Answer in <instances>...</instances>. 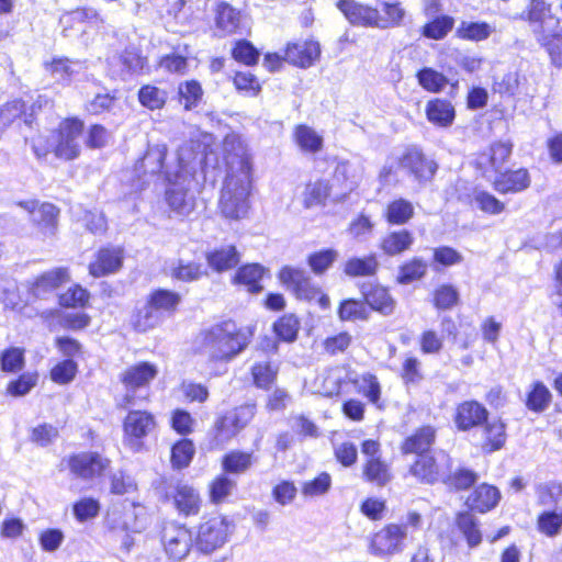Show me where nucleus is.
<instances>
[{
    "label": "nucleus",
    "instance_id": "obj_3",
    "mask_svg": "<svg viewBox=\"0 0 562 562\" xmlns=\"http://www.w3.org/2000/svg\"><path fill=\"white\" fill-rule=\"evenodd\" d=\"M83 123L77 119H67L59 124L49 138L38 136L33 139L32 148L37 158H44L48 153L64 160H74L81 153V136Z\"/></svg>",
    "mask_w": 562,
    "mask_h": 562
},
{
    "label": "nucleus",
    "instance_id": "obj_20",
    "mask_svg": "<svg viewBox=\"0 0 562 562\" xmlns=\"http://www.w3.org/2000/svg\"><path fill=\"white\" fill-rule=\"evenodd\" d=\"M487 409L476 401H465L456 409L454 423L460 430H469L487 420Z\"/></svg>",
    "mask_w": 562,
    "mask_h": 562
},
{
    "label": "nucleus",
    "instance_id": "obj_45",
    "mask_svg": "<svg viewBox=\"0 0 562 562\" xmlns=\"http://www.w3.org/2000/svg\"><path fill=\"white\" fill-rule=\"evenodd\" d=\"M254 463V456L249 452L233 450L225 454L222 461L224 471L228 473H244Z\"/></svg>",
    "mask_w": 562,
    "mask_h": 562
},
{
    "label": "nucleus",
    "instance_id": "obj_47",
    "mask_svg": "<svg viewBox=\"0 0 562 562\" xmlns=\"http://www.w3.org/2000/svg\"><path fill=\"white\" fill-rule=\"evenodd\" d=\"M349 381L356 386L357 391L363 394L371 403H379L381 387L374 375L366 373L359 378L349 376Z\"/></svg>",
    "mask_w": 562,
    "mask_h": 562
},
{
    "label": "nucleus",
    "instance_id": "obj_19",
    "mask_svg": "<svg viewBox=\"0 0 562 562\" xmlns=\"http://www.w3.org/2000/svg\"><path fill=\"white\" fill-rule=\"evenodd\" d=\"M123 249L121 247H105L98 251L94 261L89 265V272L100 278L119 271L123 265Z\"/></svg>",
    "mask_w": 562,
    "mask_h": 562
},
{
    "label": "nucleus",
    "instance_id": "obj_43",
    "mask_svg": "<svg viewBox=\"0 0 562 562\" xmlns=\"http://www.w3.org/2000/svg\"><path fill=\"white\" fill-rule=\"evenodd\" d=\"M427 269L428 265L425 260L414 257L398 268L396 280L400 284H409L422 279L426 274Z\"/></svg>",
    "mask_w": 562,
    "mask_h": 562
},
{
    "label": "nucleus",
    "instance_id": "obj_33",
    "mask_svg": "<svg viewBox=\"0 0 562 562\" xmlns=\"http://www.w3.org/2000/svg\"><path fill=\"white\" fill-rule=\"evenodd\" d=\"M362 473L366 481L376 486H385L392 480L390 465L381 458L366 460Z\"/></svg>",
    "mask_w": 562,
    "mask_h": 562
},
{
    "label": "nucleus",
    "instance_id": "obj_11",
    "mask_svg": "<svg viewBox=\"0 0 562 562\" xmlns=\"http://www.w3.org/2000/svg\"><path fill=\"white\" fill-rule=\"evenodd\" d=\"M31 217V222L44 237H52L57 232L59 210L52 203L37 200L18 203Z\"/></svg>",
    "mask_w": 562,
    "mask_h": 562
},
{
    "label": "nucleus",
    "instance_id": "obj_22",
    "mask_svg": "<svg viewBox=\"0 0 562 562\" xmlns=\"http://www.w3.org/2000/svg\"><path fill=\"white\" fill-rule=\"evenodd\" d=\"M321 49L317 42L304 41L288 44L284 52V60L295 66L306 68L319 56Z\"/></svg>",
    "mask_w": 562,
    "mask_h": 562
},
{
    "label": "nucleus",
    "instance_id": "obj_37",
    "mask_svg": "<svg viewBox=\"0 0 562 562\" xmlns=\"http://www.w3.org/2000/svg\"><path fill=\"white\" fill-rule=\"evenodd\" d=\"M456 524L470 548H475L482 542L479 521L472 514L468 512L459 513Z\"/></svg>",
    "mask_w": 562,
    "mask_h": 562
},
{
    "label": "nucleus",
    "instance_id": "obj_58",
    "mask_svg": "<svg viewBox=\"0 0 562 562\" xmlns=\"http://www.w3.org/2000/svg\"><path fill=\"white\" fill-rule=\"evenodd\" d=\"M159 322V312L155 310L148 301L147 304L135 315L133 325L138 331H146L154 328Z\"/></svg>",
    "mask_w": 562,
    "mask_h": 562
},
{
    "label": "nucleus",
    "instance_id": "obj_30",
    "mask_svg": "<svg viewBox=\"0 0 562 562\" xmlns=\"http://www.w3.org/2000/svg\"><path fill=\"white\" fill-rule=\"evenodd\" d=\"M501 498L499 491L492 485L482 484L468 497L467 504L480 513L494 508Z\"/></svg>",
    "mask_w": 562,
    "mask_h": 562
},
{
    "label": "nucleus",
    "instance_id": "obj_63",
    "mask_svg": "<svg viewBox=\"0 0 562 562\" xmlns=\"http://www.w3.org/2000/svg\"><path fill=\"white\" fill-rule=\"evenodd\" d=\"M194 454V446L188 439L177 442L171 450L172 465L182 469L189 465Z\"/></svg>",
    "mask_w": 562,
    "mask_h": 562
},
{
    "label": "nucleus",
    "instance_id": "obj_25",
    "mask_svg": "<svg viewBox=\"0 0 562 562\" xmlns=\"http://www.w3.org/2000/svg\"><path fill=\"white\" fill-rule=\"evenodd\" d=\"M209 267L216 272L235 268L240 261V254L234 245H224L206 252Z\"/></svg>",
    "mask_w": 562,
    "mask_h": 562
},
{
    "label": "nucleus",
    "instance_id": "obj_34",
    "mask_svg": "<svg viewBox=\"0 0 562 562\" xmlns=\"http://www.w3.org/2000/svg\"><path fill=\"white\" fill-rule=\"evenodd\" d=\"M363 295L366 303L383 315H390L395 307V301L383 286L374 285L368 291L363 290Z\"/></svg>",
    "mask_w": 562,
    "mask_h": 562
},
{
    "label": "nucleus",
    "instance_id": "obj_26",
    "mask_svg": "<svg viewBox=\"0 0 562 562\" xmlns=\"http://www.w3.org/2000/svg\"><path fill=\"white\" fill-rule=\"evenodd\" d=\"M331 188L328 181L317 179L308 181L301 193V202L304 209L324 207L330 196Z\"/></svg>",
    "mask_w": 562,
    "mask_h": 562
},
{
    "label": "nucleus",
    "instance_id": "obj_18",
    "mask_svg": "<svg viewBox=\"0 0 562 562\" xmlns=\"http://www.w3.org/2000/svg\"><path fill=\"white\" fill-rule=\"evenodd\" d=\"M494 90L501 94L530 99L536 93V89L528 78L518 71H509L495 80Z\"/></svg>",
    "mask_w": 562,
    "mask_h": 562
},
{
    "label": "nucleus",
    "instance_id": "obj_21",
    "mask_svg": "<svg viewBox=\"0 0 562 562\" xmlns=\"http://www.w3.org/2000/svg\"><path fill=\"white\" fill-rule=\"evenodd\" d=\"M512 154V144L506 142L494 143L486 151L479 155L476 164L485 177L490 171L499 172Z\"/></svg>",
    "mask_w": 562,
    "mask_h": 562
},
{
    "label": "nucleus",
    "instance_id": "obj_64",
    "mask_svg": "<svg viewBox=\"0 0 562 562\" xmlns=\"http://www.w3.org/2000/svg\"><path fill=\"white\" fill-rule=\"evenodd\" d=\"M273 328L279 338L291 342L296 339L300 323L294 315H284L274 323Z\"/></svg>",
    "mask_w": 562,
    "mask_h": 562
},
{
    "label": "nucleus",
    "instance_id": "obj_28",
    "mask_svg": "<svg viewBox=\"0 0 562 562\" xmlns=\"http://www.w3.org/2000/svg\"><path fill=\"white\" fill-rule=\"evenodd\" d=\"M45 68L56 82L67 86L76 75L85 69V65L79 60L55 58L50 63H46Z\"/></svg>",
    "mask_w": 562,
    "mask_h": 562
},
{
    "label": "nucleus",
    "instance_id": "obj_48",
    "mask_svg": "<svg viewBox=\"0 0 562 562\" xmlns=\"http://www.w3.org/2000/svg\"><path fill=\"white\" fill-rule=\"evenodd\" d=\"M294 135L296 144L304 151L316 153L323 147V137L306 125L297 126Z\"/></svg>",
    "mask_w": 562,
    "mask_h": 562
},
{
    "label": "nucleus",
    "instance_id": "obj_9",
    "mask_svg": "<svg viewBox=\"0 0 562 562\" xmlns=\"http://www.w3.org/2000/svg\"><path fill=\"white\" fill-rule=\"evenodd\" d=\"M451 458L445 451H436L432 454H420L411 467V473L426 483L443 480L451 471Z\"/></svg>",
    "mask_w": 562,
    "mask_h": 562
},
{
    "label": "nucleus",
    "instance_id": "obj_54",
    "mask_svg": "<svg viewBox=\"0 0 562 562\" xmlns=\"http://www.w3.org/2000/svg\"><path fill=\"white\" fill-rule=\"evenodd\" d=\"M338 251L324 249L313 252L307 258V263L315 274H323L337 260Z\"/></svg>",
    "mask_w": 562,
    "mask_h": 562
},
{
    "label": "nucleus",
    "instance_id": "obj_16",
    "mask_svg": "<svg viewBox=\"0 0 562 562\" xmlns=\"http://www.w3.org/2000/svg\"><path fill=\"white\" fill-rule=\"evenodd\" d=\"M337 9L352 25L358 26H382L378 9L360 3L356 0H338Z\"/></svg>",
    "mask_w": 562,
    "mask_h": 562
},
{
    "label": "nucleus",
    "instance_id": "obj_32",
    "mask_svg": "<svg viewBox=\"0 0 562 562\" xmlns=\"http://www.w3.org/2000/svg\"><path fill=\"white\" fill-rule=\"evenodd\" d=\"M427 120L439 127H448L454 120V108L443 99H434L426 104Z\"/></svg>",
    "mask_w": 562,
    "mask_h": 562
},
{
    "label": "nucleus",
    "instance_id": "obj_50",
    "mask_svg": "<svg viewBox=\"0 0 562 562\" xmlns=\"http://www.w3.org/2000/svg\"><path fill=\"white\" fill-rule=\"evenodd\" d=\"M278 368L270 361H257L251 368V375L256 386L268 389L276 380Z\"/></svg>",
    "mask_w": 562,
    "mask_h": 562
},
{
    "label": "nucleus",
    "instance_id": "obj_29",
    "mask_svg": "<svg viewBox=\"0 0 562 562\" xmlns=\"http://www.w3.org/2000/svg\"><path fill=\"white\" fill-rule=\"evenodd\" d=\"M414 241L415 237L409 231H394L381 239L380 249L387 256H398L409 250Z\"/></svg>",
    "mask_w": 562,
    "mask_h": 562
},
{
    "label": "nucleus",
    "instance_id": "obj_55",
    "mask_svg": "<svg viewBox=\"0 0 562 562\" xmlns=\"http://www.w3.org/2000/svg\"><path fill=\"white\" fill-rule=\"evenodd\" d=\"M538 529L548 537H555L562 529V509L544 512L538 517Z\"/></svg>",
    "mask_w": 562,
    "mask_h": 562
},
{
    "label": "nucleus",
    "instance_id": "obj_40",
    "mask_svg": "<svg viewBox=\"0 0 562 562\" xmlns=\"http://www.w3.org/2000/svg\"><path fill=\"white\" fill-rule=\"evenodd\" d=\"M434 439L435 429L429 426L423 427L404 441L402 450L404 453H418L420 456L429 449Z\"/></svg>",
    "mask_w": 562,
    "mask_h": 562
},
{
    "label": "nucleus",
    "instance_id": "obj_6",
    "mask_svg": "<svg viewBox=\"0 0 562 562\" xmlns=\"http://www.w3.org/2000/svg\"><path fill=\"white\" fill-rule=\"evenodd\" d=\"M255 416V405H241L216 418L209 434V448L221 449L244 429Z\"/></svg>",
    "mask_w": 562,
    "mask_h": 562
},
{
    "label": "nucleus",
    "instance_id": "obj_51",
    "mask_svg": "<svg viewBox=\"0 0 562 562\" xmlns=\"http://www.w3.org/2000/svg\"><path fill=\"white\" fill-rule=\"evenodd\" d=\"M100 509V502L93 497H82L72 505V514L79 522L94 519Z\"/></svg>",
    "mask_w": 562,
    "mask_h": 562
},
{
    "label": "nucleus",
    "instance_id": "obj_10",
    "mask_svg": "<svg viewBox=\"0 0 562 562\" xmlns=\"http://www.w3.org/2000/svg\"><path fill=\"white\" fill-rule=\"evenodd\" d=\"M229 532L231 526L225 517H211L200 524L196 535V546L203 552H213L227 541Z\"/></svg>",
    "mask_w": 562,
    "mask_h": 562
},
{
    "label": "nucleus",
    "instance_id": "obj_17",
    "mask_svg": "<svg viewBox=\"0 0 562 562\" xmlns=\"http://www.w3.org/2000/svg\"><path fill=\"white\" fill-rule=\"evenodd\" d=\"M401 167L415 177L418 181L430 180L437 171L435 160L426 157L416 147L408 148L400 160Z\"/></svg>",
    "mask_w": 562,
    "mask_h": 562
},
{
    "label": "nucleus",
    "instance_id": "obj_8",
    "mask_svg": "<svg viewBox=\"0 0 562 562\" xmlns=\"http://www.w3.org/2000/svg\"><path fill=\"white\" fill-rule=\"evenodd\" d=\"M158 367L155 363L142 361L127 367L121 372L119 379L126 390L120 406L134 404L136 392L149 386L158 375Z\"/></svg>",
    "mask_w": 562,
    "mask_h": 562
},
{
    "label": "nucleus",
    "instance_id": "obj_27",
    "mask_svg": "<svg viewBox=\"0 0 562 562\" xmlns=\"http://www.w3.org/2000/svg\"><path fill=\"white\" fill-rule=\"evenodd\" d=\"M530 186V177L526 169L499 173L493 181L494 189L499 193H516Z\"/></svg>",
    "mask_w": 562,
    "mask_h": 562
},
{
    "label": "nucleus",
    "instance_id": "obj_7",
    "mask_svg": "<svg viewBox=\"0 0 562 562\" xmlns=\"http://www.w3.org/2000/svg\"><path fill=\"white\" fill-rule=\"evenodd\" d=\"M406 527L392 522L383 526L368 538V551L371 555L387 559L405 550Z\"/></svg>",
    "mask_w": 562,
    "mask_h": 562
},
{
    "label": "nucleus",
    "instance_id": "obj_57",
    "mask_svg": "<svg viewBox=\"0 0 562 562\" xmlns=\"http://www.w3.org/2000/svg\"><path fill=\"white\" fill-rule=\"evenodd\" d=\"M138 99L142 105L150 110H157L161 109L166 103L167 93L157 87L145 86L139 90Z\"/></svg>",
    "mask_w": 562,
    "mask_h": 562
},
{
    "label": "nucleus",
    "instance_id": "obj_59",
    "mask_svg": "<svg viewBox=\"0 0 562 562\" xmlns=\"http://www.w3.org/2000/svg\"><path fill=\"white\" fill-rule=\"evenodd\" d=\"M453 24L451 16L437 18L423 27V35L431 40H441L452 30Z\"/></svg>",
    "mask_w": 562,
    "mask_h": 562
},
{
    "label": "nucleus",
    "instance_id": "obj_24",
    "mask_svg": "<svg viewBox=\"0 0 562 562\" xmlns=\"http://www.w3.org/2000/svg\"><path fill=\"white\" fill-rule=\"evenodd\" d=\"M173 505L180 514L186 516L196 515L201 507V496L194 487L178 483L171 495Z\"/></svg>",
    "mask_w": 562,
    "mask_h": 562
},
{
    "label": "nucleus",
    "instance_id": "obj_38",
    "mask_svg": "<svg viewBox=\"0 0 562 562\" xmlns=\"http://www.w3.org/2000/svg\"><path fill=\"white\" fill-rule=\"evenodd\" d=\"M168 153V147L164 143L150 145L142 159V168L144 172L150 175H157L164 172L167 169L165 168V159Z\"/></svg>",
    "mask_w": 562,
    "mask_h": 562
},
{
    "label": "nucleus",
    "instance_id": "obj_2",
    "mask_svg": "<svg viewBox=\"0 0 562 562\" xmlns=\"http://www.w3.org/2000/svg\"><path fill=\"white\" fill-rule=\"evenodd\" d=\"M251 336L249 327H239L226 321L203 334L201 352L212 360L227 361L248 346Z\"/></svg>",
    "mask_w": 562,
    "mask_h": 562
},
{
    "label": "nucleus",
    "instance_id": "obj_36",
    "mask_svg": "<svg viewBox=\"0 0 562 562\" xmlns=\"http://www.w3.org/2000/svg\"><path fill=\"white\" fill-rule=\"evenodd\" d=\"M240 23V13L227 3L217 5L215 24L216 29L222 32V35L234 34Z\"/></svg>",
    "mask_w": 562,
    "mask_h": 562
},
{
    "label": "nucleus",
    "instance_id": "obj_61",
    "mask_svg": "<svg viewBox=\"0 0 562 562\" xmlns=\"http://www.w3.org/2000/svg\"><path fill=\"white\" fill-rule=\"evenodd\" d=\"M472 201L482 212L493 215L502 213L505 209L503 202L486 191H474Z\"/></svg>",
    "mask_w": 562,
    "mask_h": 562
},
{
    "label": "nucleus",
    "instance_id": "obj_1",
    "mask_svg": "<svg viewBox=\"0 0 562 562\" xmlns=\"http://www.w3.org/2000/svg\"><path fill=\"white\" fill-rule=\"evenodd\" d=\"M226 178L222 189L220 209L226 218H244L249 211L252 187V161L247 146L237 135L224 139Z\"/></svg>",
    "mask_w": 562,
    "mask_h": 562
},
{
    "label": "nucleus",
    "instance_id": "obj_35",
    "mask_svg": "<svg viewBox=\"0 0 562 562\" xmlns=\"http://www.w3.org/2000/svg\"><path fill=\"white\" fill-rule=\"evenodd\" d=\"M379 261L375 255L366 257H352L344 265V272L348 277H371L376 273L379 269Z\"/></svg>",
    "mask_w": 562,
    "mask_h": 562
},
{
    "label": "nucleus",
    "instance_id": "obj_42",
    "mask_svg": "<svg viewBox=\"0 0 562 562\" xmlns=\"http://www.w3.org/2000/svg\"><path fill=\"white\" fill-rule=\"evenodd\" d=\"M494 31V26L486 22L462 21L457 29V36L462 40L480 42L488 38Z\"/></svg>",
    "mask_w": 562,
    "mask_h": 562
},
{
    "label": "nucleus",
    "instance_id": "obj_44",
    "mask_svg": "<svg viewBox=\"0 0 562 562\" xmlns=\"http://www.w3.org/2000/svg\"><path fill=\"white\" fill-rule=\"evenodd\" d=\"M414 215V206L404 199L391 202L385 210V218L394 225H403L407 223Z\"/></svg>",
    "mask_w": 562,
    "mask_h": 562
},
{
    "label": "nucleus",
    "instance_id": "obj_4",
    "mask_svg": "<svg viewBox=\"0 0 562 562\" xmlns=\"http://www.w3.org/2000/svg\"><path fill=\"white\" fill-rule=\"evenodd\" d=\"M193 154L188 147H181L178 151V170L165 171L166 179L175 186L166 191V201L169 207L179 215H189L194 209V199L182 186L193 178L195 162Z\"/></svg>",
    "mask_w": 562,
    "mask_h": 562
},
{
    "label": "nucleus",
    "instance_id": "obj_39",
    "mask_svg": "<svg viewBox=\"0 0 562 562\" xmlns=\"http://www.w3.org/2000/svg\"><path fill=\"white\" fill-rule=\"evenodd\" d=\"M265 269L257 263L245 265L240 267L234 276V282L243 284L249 292H259L262 286L259 284L262 279Z\"/></svg>",
    "mask_w": 562,
    "mask_h": 562
},
{
    "label": "nucleus",
    "instance_id": "obj_62",
    "mask_svg": "<svg viewBox=\"0 0 562 562\" xmlns=\"http://www.w3.org/2000/svg\"><path fill=\"white\" fill-rule=\"evenodd\" d=\"M180 295L176 292L168 290H157L149 296V303L157 310L160 311H172L180 303Z\"/></svg>",
    "mask_w": 562,
    "mask_h": 562
},
{
    "label": "nucleus",
    "instance_id": "obj_14",
    "mask_svg": "<svg viewBox=\"0 0 562 562\" xmlns=\"http://www.w3.org/2000/svg\"><path fill=\"white\" fill-rule=\"evenodd\" d=\"M279 280L300 300H314L319 294L310 274L302 268L291 266L283 267L279 272Z\"/></svg>",
    "mask_w": 562,
    "mask_h": 562
},
{
    "label": "nucleus",
    "instance_id": "obj_5",
    "mask_svg": "<svg viewBox=\"0 0 562 562\" xmlns=\"http://www.w3.org/2000/svg\"><path fill=\"white\" fill-rule=\"evenodd\" d=\"M104 524L111 533L124 532L122 547L128 551L134 543L128 533H138L145 530L148 525V516L146 508L140 504L124 502L108 512Z\"/></svg>",
    "mask_w": 562,
    "mask_h": 562
},
{
    "label": "nucleus",
    "instance_id": "obj_52",
    "mask_svg": "<svg viewBox=\"0 0 562 562\" xmlns=\"http://www.w3.org/2000/svg\"><path fill=\"white\" fill-rule=\"evenodd\" d=\"M338 315L341 321H364L369 316V310L363 302L349 299L341 302Z\"/></svg>",
    "mask_w": 562,
    "mask_h": 562
},
{
    "label": "nucleus",
    "instance_id": "obj_31",
    "mask_svg": "<svg viewBox=\"0 0 562 562\" xmlns=\"http://www.w3.org/2000/svg\"><path fill=\"white\" fill-rule=\"evenodd\" d=\"M66 32L68 27L75 29L77 32L85 33L87 25H98L101 19L93 9H77L64 14L60 19Z\"/></svg>",
    "mask_w": 562,
    "mask_h": 562
},
{
    "label": "nucleus",
    "instance_id": "obj_53",
    "mask_svg": "<svg viewBox=\"0 0 562 562\" xmlns=\"http://www.w3.org/2000/svg\"><path fill=\"white\" fill-rule=\"evenodd\" d=\"M331 486V477L323 472L311 481H305L301 486V493L306 498H314L325 495Z\"/></svg>",
    "mask_w": 562,
    "mask_h": 562
},
{
    "label": "nucleus",
    "instance_id": "obj_49",
    "mask_svg": "<svg viewBox=\"0 0 562 562\" xmlns=\"http://www.w3.org/2000/svg\"><path fill=\"white\" fill-rule=\"evenodd\" d=\"M418 83L429 92H440L448 85V78L429 67L423 68L417 74Z\"/></svg>",
    "mask_w": 562,
    "mask_h": 562
},
{
    "label": "nucleus",
    "instance_id": "obj_15",
    "mask_svg": "<svg viewBox=\"0 0 562 562\" xmlns=\"http://www.w3.org/2000/svg\"><path fill=\"white\" fill-rule=\"evenodd\" d=\"M156 428V420L153 414L146 411H132L123 422L124 439L126 443L138 449L140 440L147 437Z\"/></svg>",
    "mask_w": 562,
    "mask_h": 562
},
{
    "label": "nucleus",
    "instance_id": "obj_46",
    "mask_svg": "<svg viewBox=\"0 0 562 562\" xmlns=\"http://www.w3.org/2000/svg\"><path fill=\"white\" fill-rule=\"evenodd\" d=\"M486 442L483 448L490 452L501 449L506 441L505 425L497 419L487 422L484 427Z\"/></svg>",
    "mask_w": 562,
    "mask_h": 562
},
{
    "label": "nucleus",
    "instance_id": "obj_13",
    "mask_svg": "<svg viewBox=\"0 0 562 562\" xmlns=\"http://www.w3.org/2000/svg\"><path fill=\"white\" fill-rule=\"evenodd\" d=\"M110 460L98 452L85 451L70 456L67 467L70 472L82 480H93L103 474L110 467Z\"/></svg>",
    "mask_w": 562,
    "mask_h": 562
},
{
    "label": "nucleus",
    "instance_id": "obj_60",
    "mask_svg": "<svg viewBox=\"0 0 562 562\" xmlns=\"http://www.w3.org/2000/svg\"><path fill=\"white\" fill-rule=\"evenodd\" d=\"M180 102L184 104L186 110H191L202 98L203 91L200 83L195 80L186 81L179 85Z\"/></svg>",
    "mask_w": 562,
    "mask_h": 562
},
{
    "label": "nucleus",
    "instance_id": "obj_41",
    "mask_svg": "<svg viewBox=\"0 0 562 562\" xmlns=\"http://www.w3.org/2000/svg\"><path fill=\"white\" fill-rule=\"evenodd\" d=\"M528 21L533 24V32L539 35V40L544 41L543 25L553 21L550 15V5L544 0H531L528 10Z\"/></svg>",
    "mask_w": 562,
    "mask_h": 562
},
{
    "label": "nucleus",
    "instance_id": "obj_56",
    "mask_svg": "<svg viewBox=\"0 0 562 562\" xmlns=\"http://www.w3.org/2000/svg\"><path fill=\"white\" fill-rule=\"evenodd\" d=\"M552 398L549 389L542 382H536L527 398V406L535 412L544 411Z\"/></svg>",
    "mask_w": 562,
    "mask_h": 562
},
{
    "label": "nucleus",
    "instance_id": "obj_23",
    "mask_svg": "<svg viewBox=\"0 0 562 562\" xmlns=\"http://www.w3.org/2000/svg\"><path fill=\"white\" fill-rule=\"evenodd\" d=\"M69 281V273L66 268H55L41 274L32 283L31 293L37 299H44L53 293L61 284Z\"/></svg>",
    "mask_w": 562,
    "mask_h": 562
},
{
    "label": "nucleus",
    "instance_id": "obj_12",
    "mask_svg": "<svg viewBox=\"0 0 562 562\" xmlns=\"http://www.w3.org/2000/svg\"><path fill=\"white\" fill-rule=\"evenodd\" d=\"M161 542L167 555L176 561L184 559L192 548L191 531L182 525L167 522L162 528Z\"/></svg>",
    "mask_w": 562,
    "mask_h": 562
}]
</instances>
